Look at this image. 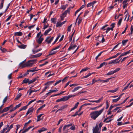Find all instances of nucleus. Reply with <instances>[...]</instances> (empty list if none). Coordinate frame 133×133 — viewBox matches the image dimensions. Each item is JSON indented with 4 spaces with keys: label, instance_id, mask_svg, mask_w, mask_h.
<instances>
[{
    "label": "nucleus",
    "instance_id": "052dcab7",
    "mask_svg": "<svg viewBox=\"0 0 133 133\" xmlns=\"http://www.w3.org/2000/svg\"><path fill=\"white\" fill-rule=\"evenodd\" d=\"M62 80H59L57 82H56L55 84H54V86L56 85L57 84H59V83H60V82H61Z\"/></svg>",
    "mask_w": 133,
    "mask_h": 133
},
{
    "label": "nucleus",
    "instance_id": "6e6552de",
    "mask_svg": "<svg viewBox=\"0 0 133 133\" xmlns=\"http://www.w3.org/2000/svg\"><path fill=\"white\" fill-rule=\"evenodd\" d=\"M122 59L121 58V59L119 61H118V59H116L114 60H113L112 61H110L108 63V64H117L119 63L120 61Z\"/></svg>",
    "mask_w": 133,
    "mask_h": 133
},
{
    "label": "nucleus",
    "instance_id": "0eeeda50",
    "mask_svg": "<svg viewBox=\"0 0 133 133\" xmlns=\"http://www.w3.org/2000/svg\"><path fill=\"white\" fill-rule=\"evenodd\" d=\"M13 127V124H11L10 126L9 125H7V127L5 128L6 130H7L5 133H7L8 132L10 129Z\"/></svg>",
    "mask_w": 133,
    "mask_h": 133
},
{
    "label": "nucleus",
    "instance_id": "7c9ffc66",
    "mask_svg": "<svg viewBox=\"0 0 133 133\" xmlns=\"http://www.w3.org/2000/svg\"><path fill=\"white\" fill-rule=\"evenodd\" d=\"M128 41V40H125L123 41L122 42V45H125Z\"/></svg>",
    "mask_w": 133,
    "mask_h": 133
},
{
    "label": "nucleus",
    "instance_id": "e2e57ef3",
    "mask_svg": "<svg viewBox=\"0 0 133 133\" xmlns=\"http://www.w3.org/2000/svg\"><path fill=\"white\" fill-rule=\"evenodd\" d=\"M120 69H121L120 68H117L115 70H114V73H115V72L119 71L120 70Z\"/></svg>",
    "mask_w": 133,
    "mask_h": 133
},
{
    "label": "nucleus",
    "instance_id": "c756f323",
    "mask_svg": "<svg viewBox=\"0 0 133 133\" xmlns=\"http://www.w3.org/2000/svg\"><path fill=\"white\" fill-rule=\"evenodd\" d=\"M42 54V53H39L37 54L34 55V58H36L39 57Z\"/></svg>",
    "mask_w": 133,
    "mask_h": 133
},
{
    "label": "nucleus",
    "instance_id": "423d86ee",
    "mask_svg": "<svg viewBox=\"0 0 133 133\" xmlns=\"http://www.w3.org/2000/svg\"><path fill=\"white\" fill-rule=\"evenodd\" d=\"M114 115H112L110 116L106 117L104 120L103 122H105L107 123L110 122L112 120V119H110L113 117Z\"/></svg>",
    "mask_w": 133,
    "mask_h": 133
},
{
    "label": "nucleus",
    "instance_id": "13d9d810",
    "mask_svg": "<svg viewBox=\"0 0 133 133\" xmlns=\"http://www.w3.org/2000/svg\"><path fill=\"white\" fill-rule=\"evenodd\" d=\"M106 109H107L109 108V103L107 101H106Z\"/></svg>",
    "mask_w": 133,
    "mask_h": 133
},
{
    "label": "nucleus",
    "instance_id": "58836bf2",
    "mask_svg": "<svg viewBox=\"0 0 133 133\" xmlns=\"http://www.w3.org/2000/svg\"><path fill=\"white\" fill-rule=\"evenodd\" d=\"M62 98V101H65L68 100V99L66 96H64Z\"/></svg>",
    "mask_w": 133,
    "mask_h": 133
},
{
    "label": "nucleus",
    "instance_id": "37998d69",
    "mask_svg": "<svg viewBox=\"0 0 133 133\" xmlns=\"http://www.w3.org/2000/svg\"><path fill=\"white\" fill-rule=\"evenodd\" d=\"M45 106V104H44L42 106H41L37 110V111L38 110H40L42 109Z\"/></svg>",
    "mask_w": 133,
    "mask_h": 133
},
{
    "label": "nucleus",
    "instance_id": "774afa93",
    "mask_svg": "<svg viewBox=\"0 0 133 133\" xmlns=\"http://www.w3.org/2000/svg\"><path fill=\"white\" fill-rule=\"evenodd\" d=\"M17 112H16V113L11 115V118H13L16 115Z\"/></svg>",
    "mask_w": 133,
    "mask_h": 133
},
{
    "label": "nucleus",
    "instance_id": "a18cd8bd",
    "mask_svg": "<svg viewBox=\"0 0 133 133\" xmlns=\"http://www.w3.org/2000/svg\"><path fill=\"white\" fill-rule=\"evenodd\" d=\"M122 20V18H121L119 19L118 23V25H121Z\"/></svg>",
    "mask_w": 133,
    "mask_h": 133
},
{
    "label": "nucleus",
    "instance_id": "603ef678",
    "mask_svg": "<svg viewBox=\"0 0 133 133\" xmlns=\"http://www.w3.org/2000/svg\"><path fill=\"white\" fill-rule=\"evenodd\" d=\"M103 51L101 52L97 56H96L95 58V59L96 60H97V59L98 58V57L101 55V54L103 53Z\"/></svg>",
    "mask_w": 133,
    "mask_h": 133
},
{
    "label": "nucleus",
    "instance_id": "cd10ccee",
    "mask_svg": "<svg viewBox=\"0 0 133 133\" xmlns=\"http://www.w3.org/2000/svg\"><path fill=\"white\" fill-rule=\"evenodd\" d=\"M70 10H66L63 13L62 15L65 16L68 13H69Z\"/></svg>",
    "mask_w": 133,
    "mask_h": 133
},
{
    "label": "nucleus",
    "instance_id": "72a5a7b5",
    "mask_svg": "<svg viewBox=\"0 0 133 133\" xmlns=\"http://www.w3.org/2000/svg\"><path fill=\"white\" fill-rule=\"evenodd\" d=\"M62 25L61 23L60 22H58L57 23L56 26L57 27H61Z\"/></svg>",
    "mask_w": 133,
    "mask_h": 133
},
{
    "label": "nucleus",
    "instance_id": "7ed1b4c3",
    "mask_svg": "<svg viewBox=\"0 0 133 133\" xmlns=\"http://www.w3.org/2000/svg\"><path fill=\"white\" fill-rule=\"evenodd\" d=\"M96 1H94L92 2L89 3L87 5V7L88 8L91 6L92 8H96L97 5V4L96 3Z\"/></svg>",
    "mask_w": 133,
    "mask_h": 133
},
{
    "label": "nucleus",
    "instance_id": "e433bc0d",
    "mask_svg": "<svg viewBox=\"0 0 133 133\" xmlns=\"http://www.w3.org/2000/svg\"><path fill=\"white\" fill-rule=\"evenodd\" d=\"M94 72H93L92 73H89L86 76H85L84 77H83V78H86L88 77H89V76L91 75L92 74L94 73Z\"/></svg>",
    "mask_w": 133,
    "mask_h": 133
},
{
    "label": "nucleus",
    "instance_id": "f03ea898",
    "mask_svg": "<svg viewBox=\"0 0 133 133\" xmlns=\"http://www.w3.org/2000/svg\"><path fill=\"white\" fill-rule=\"evenodd\" d=\"M26 59L22 61L19 64V67L23 68L26 67H31L33 64V60H30L28 61L26 63L23 64L25 61Z\"/></svg>",
    "mask_w": 133,
    "mask_h": 133
},
{
    "label": "nucleus",
    "instance_id": "4468645a",
    "mask_svg": "<svg viewBox=\"0 0 133 133\" xmlns=\"http://www.w3.org/2000/svg\"><path fill=\"white\" fill-rule=\"evenodd\" d=\"M107 64V63H105V62H103L102 63H101L99 66L97 68V69H99L100 68H101L102 67V66H103L105 65H106Z\"/></svg>",
    "mask_w": 133,
    "mask_h": 133
},
{
    "label": "nucleus",
    "instance_id": "69168bd1",
    "mask_svg": "<svg viewBox=\"0 0 133 133\" xmlns=\"http://www.w3.org/2000/svg\"><path fill=\"white\" fill-rule=\"evenodd\" d=\"M128 28V26L127 25H126V26L125 28V30H124V31L122 32V34H123L124 32H125Z\"/></svg>",
    "mask_w": 133,
    "mask_h": 133
},
{
    "label": "nucleus",
    "instance_id": "412c9836",
    "mask_svg": "<svg viewBox=\"0 0 133 133\" xmlns=\"http://www.w3.org/2000/svg\"><path fill=\"white\" fill-rule=\"evenodd\" d=\"M11 106L4 108L2 112H4L7 111L9 110L10 108V107Z\"/></svg>",
    "mask_w": 133,
    "mask_h": 133
},
{
    "label": "nucleus",
    "instance_id": "680f3d73",
    "mask_svg": "<svg viewBox=\"0 0 133 133\" xmlns=\"http://www.w3.org/2000/svg\"><path fill=\"white\" fill-rule=\"evenodd\" d=\"M102 37V39L101 40V42L102 43H103L105 41V39L104 38V36L103 35L102 36H101V37Z\"/></svg>",
    "mask_w": 133,
    "mask_h": 133
},
{
    "label": "nucleus",
    "instance_id": "aec40b11",
    "mask_svg": "<svg viewBox=\"0 0 133 133\" xmlns=\"http://www.w3.org/2000/svg\"><path fill=\"white\" fill-rule=\"evenodd\" d=\"M76 46H77L75 45H74L73 46H72V45H71L69 46L68 49L69 50H70L71 49L73 50V49H74Z\"/></svg>",
    "mask_w": 133,
    "mask_h": 133
},
{
    "label": "nucleus",
    "instance_id": "a878e982",
    "mask_svg": "<svg viewBox=\"0 0 133 133\" xmlns=\"http://www.w3.org/2000/svg\"><path fill=\"white\" fill-rule=\"evenodd\" d=\"M31 122V120H29L28 122L24 124L23 129L25 128L28 125L30 122Z\"/></svg>",
    "mask_w": 133,
    "mask_h": 133
},
{
    "label": "nucleus",
    "instance_id": "9d476101",
    "mask_svg": "<svg viewBox=\"0 0 133 133\" xmlns=\"http://www.w3.org/2000/svg\"><path fill=\"white\" fill-rule=\"evenodd\" d=\"M67 107V105H65L61 107L56 112V113H57L58 112H61V111L64 108H66Z\"/></svg>",
    "mask_w": 133,
    "mask_h": 133
},
{
    "label": "nucleus",
    "instance_id": "c9c22d12",
    "mask_svg": "<svg viewBox=\"0 0 133 133\" xmlns=\"http://www.w3.org/2000/svg\"><path fill=\"white\" fill-rule=\"evenodd\" d=\"M29 79H26V78H25L24 80L23 81V83H28Z\"/></svg>",
    "mask_w": 133,
    "mask_h": 133
},
{
    "label": "nucleus",
    "instance_id": "8fccbe9b",
    "mask_svg": "<svg viewBox=\"0 0 133 133\" xmlns=\"http://www.w3.org/2000/svg\"><path fill=\"white\" fill-rule=\"evenodd\" d=\"M50 92H51V93H53L54 92H56L58 91V90H57V88H55V90H50Z\"/></svg>",
    "mask_w": 133,
    "mask_h": 133
},
{
    "label": "nucleus",
    "instance_id": "ea45409f",
    "mask_svg": "<svg viewBox=\"0 0 133 133\" xmlns=\"http://www.w3.org/2000/svg\"><path fill=\"white\" fill-rule=\"evenodd\" d=\"M43 115V114H41L40 115H39L38 116H37V121H39L40 120V118Z\"/></svg>",
    "mask_w": 133,
    "mask_h": 133
},
{
    "label": "nucleus",
    "instance_id": "9b49d317",
    "mask_svg": "<svg viewBox=\"0 0 133 133\" xmlns=\"http://www.w3.org/2000/svg\"><path fill=\"white\" fill-rule=\"evenodd\" d=\"M42 36H41L38 39H36V41L37 43L38 44H41L44 39L42 38L41 37Z\"/></svg>",
    "mask_w": 133,
    "mask_h": 133
},
{
    "label": "nucleus",
    "instance_id": "ddd939ff",
    "mask_svg": "<svg viewBox=\"0 0 133 133\" xmlns=\"http://www.w3.org/2000/svg\"><path fill=\"white\" fill-rule=\"evenodd\" d=\"M69 129L68 128L64 126L63 128V133H67L68 132Z\"/></svg>",
    "mask_w": 133,
    "mask_h": 133
},
{
    "label": "nucleus",
    "instance_id": "0e129e2a",
    "mask_svg": "<svg viewBox=\"0 0 133 133\" xmlns=\"http://www.w3.org/2000/svg\"><path fill=\"white\" fill-rule=\"evenodd\" d=\"M123 7L124 8H127V6L128 5V4H123Z\"/></svg>",
    "mask_w": 133,
    "mask_h": 133
},
{
    "label": "nucleus",
    "instance_id": "5701e85b",
    "mask_svg": "<svg viewBox=\"0 0 133 133\" xmlns=\"http://www.w3.org/2000/svg\"><path fill=\"white\" fill-rule=\"evenodd\" d=\"M33 111V107H32L31 108H30L29 109L27 112H29V114H31L32 113Z\"/></svg>",
    "mask_w": 133,
    "mask_h": 133
},
{
    "label": "nucleus",
    "instance_id": "c85d7f7f",
    "mask_svg": "<svg viewBox=\"0 0 133 133\" xmlns=\"http://www.w3.org/2000/svg\"><path fill=\"white\" fill-rule=\"evenodd\" d=\"M72 123H69L68 124L64 126L65 127H66V128H68L69 127H71V126H72Z\"/></svg>",
    "mask_w": 133,
    "mask_h": 133
},
{
    "label": "nucleus",
    "instance_id": "6ab92c4d",
    "mask_svg": "<svg viewBox=\"0 0 133 133\" xmlns=\"http://www.w3.org/2000/svg\"><path fill=\"white\" fill-rule=\"evenodd\" d=\"M103 99V97H101L98 100L94 101V102H96L97 103H98L100 102L101 101H102Z\"/></svg>",
    "mask_w": 133,
    "mask_h": 133
},
{
    "label": "nucleus",
    "instance_id": "79ce46f5",
    "mask_svg": "<svg viewBox=\"0 0 133 133\" xmlns=\"http://www.w3.org/2000/svg\"><path fill=\"white\" fill-rule=\"evenodd\" d=\"M16 129L15 131V133H17L18 129L20 128V126L18 124L16 125Z\"/></svg>",
    "mask_w": 133,
    "mask_h": 133
},
{
    "label": "nucleus",
    "instance_id": "2eb2a0df",
    "mask_svg": "<svg viewBox=\"0 0 133 133\" xmlns=\"http://www.w3.org/2000/svg\"><path fill=\"white\" fill-rule=\"evenodd\" d=\"M52 30V29L51 28H49L47 30H46L44 32V35H47L49 32Z\"/></svg>",
    "mask_w": 133,
    "mask_h": 133
},
{
    "label": "nucleus",
    "instance_id": "f257e3e1",
    "mask_svg": "<svg viewBox=\"0 0 133 133\" xmlns=\"http://www.w3.org/2000/svg\"><path fill=\"white\" fill-rule=\"evenodd\" d=\"M104 110V108H103L99 111H96L91 112L90 114L91 118L94 120H95L101 114Z\"/></svg>",
    "mask_w": 133,
    "mask_h": 133
},
{
    "label": "nucleus",
    "instance_id": "4c0bfd02",
    "mask_svg": "<svg viewBox=\"0 0 133 133\" xmlns=\"http://www.w3.org/2000/svg\"><path fill=\"white\" fill-rule=\"evenodd\" d=\"M114 73H115L114 71H111L109 72L107 74V75H110L113 74Z\"/></svg>",
    "mask_w": 133,
    "mask_h": 133
},
{
    "label": "nucleus",
    "instance_id": "20e7f679",
    "mask_svg": "<svg viewBox=\"0 0 133 133\" xmlns=\"http://www.w3.org/2000/svg\"><path fill=\"white\" fill-rule=\"evenodd\" d=\"M60 45H59L58 46L53 49L50 52L49 54V55H53L54 54H55L57 52V51H54V50H55L57 49H59L60 48Z\"/></svg>",
    "mask_w": 133,
    "mask_h": 133
},
{
    "label": "nucleus",
    "instance_id": "b1692460",
    "mask_svg": "<svg viewBox=\"0 0 133 133\" xmlns=\"http://www.w3.org/2000/svg\"><path fill=\"white\" fill-rule=\"evenodd\" d=\"M21 95L22 94L21 93L18 94L15 98V100H17L18 99L21 97Z\"/></svg>",
    "mask_w": 133,
    "mask_h": 133
},
{
    "label": "nucleus",
    "instance_id": "5fc2aeb1",
    "mask_svg": "<svg viewBox=\"0 0 133 133\" xmlns=\"http://www.w3.org/2000/svg\"><path fill=\"white\" fill-rule=\"evenodd\" d=\"M108 25H106L104 26H103L101 28V29L103 30H104L105 29V28L107 26H108Z\"/></svg>",
    "mask_w": 133,
    "mask_h": 133
},
{
    "label": "nucleus",
    "instance_id": "864d4df0",
    "mask_svg": "<svg viewBox=\"0 0 133 133\" xmlns=\"http://www.w3.org/2000/svg\"><path fill=\"white\" fill-rule=\"evenodd\" d=\"M7 97L8 96L7 95L4 98V99H3V103H4L6 102V101L7 99Z\"/></svg>",
    "mask_w": 133,
    "mask_h": 133
},
{
    "label": "nucleus",
    "instance_id": "a19ab883",
    "mask_svg": "<svg viewBox=\"0 0 133 133\" xmlns=\"http://www.w3.org/2000/svg\"><path fill=\"white\" fill-rule=\"evenodd\" d=\"M0 49L3 52H5L6 51V50L5 48H2L1 47L0 48Z\"/></svg>",
    "mask_w": 133,
    "mask_h": 133
},
{
    "label": "nucleus",
    "instance_id": "39448f33",
    "mask_svg": "<svg viewBox=\"0 0 133 133\" xmlns=\"http://www.w3.org/2000/svg\"><path fill=\"white\" fill-rule=\"evenodd\" d=\"M98 125L96 124L95 128H93L92 133H100Z\"/></svg>",
    "mask_w": 133,
    "mask_h": 133
},
{
    "label": "nucleus",
    "instance_id": "473e14b6",
    "mask_svg": "<svg viewBox=\"0 0 133 133\" xmlns=\"http://www.w3.org/2000/svg\"><path fill=\"white\" fill-rule=\"evenodd\" d=\"M89 68L88 67H86L85 68L83 69L80 71V72L81 73L82 72L87 70Z\"/></svg>",
    "mask_w": 133,
    "mask_h": 133
},
{
    "label": "nucleus",
    "instance_id": "bf43d9fd",
    "mask_svg": "<svg viewBox=\"0 0 133 133\" xmlns=\"http://www.w3.org/2000/svg\"><path fill=\"white\" fill-rule=\"evenodd\" d=\"M78 85H79V84H72L70 85V87H71L73 86H76Z\"/></svg>",
    "mask_w": 133,
    "mask_h": 133
},
{
    "label": "nucleus",
    "instance_id": "338daca9",
    "mask_svg": "<svg viewBox=\"0 0 133 133\" xmlns=\"http://www.w3.org/2000/svg\"><path fill=\"white\" fill-rule=\"evenodd\" d=\"M63 126H61L58 129V132L59 133H61V132L62 129V128Z\"/></svg>",
    "mask_w": 133,
    "mask_h": 133
},
{
    "label": "nucleus",
    "instance_id": "3c124183",
    "mask_svg": "<svg viewBox=\"0 0 133 133\" xmlns=\"http://www.w3.org/2000/svg\"><path fill=\"white\" fill-rule=\"evenodd\" d=\"M121 43H119L118 44H117L112 49V50L111 51H112V50H114V49H116V48H117L118 45L121 44Z\"/></svg>",
    "mask_w": 133,
    "mask_h": 133
},
{
    "label": "nucleus",
    "instance_id": "4d7b16f0",
    "mask_svg": "<svg viewBox=\"0 0 133 133\" xmlns=\"http://www.w3.org/2000/svg\"><path fill=\"white\" fill-rule=\"evenodd\" d=\"M41 49H39L37 50H34V54H35V53H37V52L39 51H40Z\"/></svg>",
    "mask_w": 133,
    "mask_h": 133
},
{
    "label": "nucleus",
    "instance_id": "f704fd0d",
    "mask_svg": "<svg viewBox=\"0 0 133 133\" xmlns=\"http://www.w3.org/2000/svg\"><path fill=\"white\" fill-rule=\"evenodd\" d=\"M26 46V45L24 44H22L19 46V48L21 49H25Z\"/></svg>",
    "mask_w": 133,
    "mask_h": 133
},
{
    "label": "nucleus",
    "instance_id": "09e8293b",
    "mask_svg": "<svg viewBox=\"0 0 133 133\" xmlns=\"http://www.w3.org/2000/svg\"><path fill=\"white\" fill-rule=\"evenodd\" d=\"M74 34V32L70 36H69V40L70 42L72 40V36H73Z\"/></svg>",
    "mask_w": 133,
    "mask_h": 133
},
{
    "label": "nucleus",
    "instance_id": "a211bd4d",
    "mask_svg": "<svg viewBox=\"0 0 133 133\" xmlns=\"http://www.w3.org/2000/svg\"><path fill=\"white\" fill-rule=\"evenodd\" d=\"M82 87L79 86L75 87L73 90H72V92H74L75 91L78 90V89H79L80 88H82Z\"/></svg>",
    "mask_w": 133,
    "mask_h": 133
},
{
    "label": "nucleus",
    "instance_id": "c03bdc74",
    "mask_svg": "<svg viewBox=\"0 0 133 133\" xmlns=\"http://www.w3.org/2000/svg\"><path fill=\"white\" fill-rule=\"evenodd\" d=\"M112 78L111 77V78H108L107 79H106V80H103L102 81L103 82H108L109 80L111 78Z\"/></svg>",
    "mask_w": 133,
    "mask_h": 133
},
{
    "label": "nucleus",
    "instance_id": "bb28decb",
    "mask_svg": "<svg viewBox=\"0 0 133 133\" xmlns=\"http://www.w3.org/2000/svg\"><path fill=\"white\" fill-rule=\"evenodd\" d=\"M54 82V81H51L49 82H48L46 83L45 85H49L51 84L52 83H53Z\"/></svg>",
    "mask_w": 133,
    "mask_h": 133
},
{
    "label": "nucleus",
    "instance_id": "1a4fd4ad",
    "mask_svg": "<svg viewBox=\"0 0 133 133\" xmlns=\"http://www.w3.org/2000/svg\"><path fill=\"white\" fill-rule=\"evenodd\" d=\"M50 37H47L45 41L47 42L48 44L50 43L54 39V37H51L50 40H49V39L50 38Z\"/></svg>",
    "mask_w": 133,
    "mask_h": 133
},
{
    "label": "nucleus",
    "instance_id": "4be33fe9",
    "mask_svg": "<svg viewBox=\"0 0 133 133\" xmlns=\"http://www.w3.org/2000/svg\"><path fill=\"white\" fill-rule=\"evenodd\" d=\"M47 129L46 128H41L40 130H38V131L39 133H41V132L46 130Z\"/></svg>",
    "mask_w": 133,
    "mask_h": 133
},
{
    "label": "nucleus",
    "instance_id": "393cba45",
    "mask_svg": "<svg viewBox=\"0 0 133 133\" xmlns=\"http://www.w3.org/2000/svg\"><path fill=\"white\" fill-rule=\"evenodd\" d=\"M118 88H116L115 90H109L107 91L108 92H110L112 93H114L116 92L118 90Z\"/></svg>",
    "mask_w": 133,
    "mask_h": 133
},
{
    "label": "nucleus",
    "instance_id": "49530a36",
    "mask_svg": "<svg viewBox=\"0 0 133 133\" xmlns=\"http://www.w3.org/2000/svg\"><path fill=\"white\" fill-rule=\"evenodd\" d=\"M51 21L54 24L56 23V19L54 18H52L51 19Z\"/></svg>",
    "mask_w": 133,
    "mask_h": 133
},
{
    "label": "nucleus",
    "instance_id": "f8f14e48",
    "mask_svg": "<svg viewBox=\"0 0 133 133\" xmlns=\"http://www.w3.org/2000/svg\"><path fill=\"white\" fill-rule=\"evenodd\" d=\"M21 105V103H20L19 104L17 105L15 107L13 108L11 110H10V112H12L15 110H16L17 108H19L20 107Z\"/></svg>",
    "mask_w": 133,
    "mask_h": 133
},
{
    "label": "nucleus",
    "instance_id": "6e6d98bb",
    "mask_svg": "<svg viewBox=\"0 0 133 133\" xmlns=\"http://www.w3.org/2000/svg\"><path fill=\"white\" fill-rule=\"evenodd\" d=\"M72 25V24H71L68 27L67 30L68 31H70Z\"/></svg>",
    "mask_w": 133,
    "mask_h": 133
},
{
    "label": "nucleus",
    "instance_id": "dca6fc26",
    "mask_svg": "<svg viewBox=\"0 0 133 133\" xmlns=\"http://www.w3.org/2000/svg\"><path fill=\"white\" fill-rule=\"evenodd\" d=\"M122 96V95H120L119 97H118L117 98V99H113L112 100V102H117L118 101L119 99H120L121 97Z\"/></svg>",
    "mask_w": 133,
    "mask_h": 133
},
{
    "label": "nucleus",
    "instance_id": "f3484780",
    "mask_svg": "<svg viewBox=\"0 0 133 133\" xmlns=\"http://www.w3.org/2000/svg\"><path fill=\"white\" fill-rule=\"evenodd\" d=\"M22 34V33L21 32H17L15 33V35L18 36H21Z\"/></svg>",
    "mask_w": 133,
    "mask_h": 133
},
{
    "label": "nucleus",
    "instance_id": "2f4dec72",
    "mask_svg": "<svg viewBox=\"0 0 133 133\" xmlns=\"http://www.w3.org/2000/svg\"><path fill=\"white\" fill-rule=\"evenodd\" d=\"M70 129L71 130H75L76 129V127L75 125H72V126H71V127L70 128Z\"/></svg>",
    "mask_w": 133,
    "mask_h": 133
},
{
    "label": "nucleus",
    "instance_id": "de8ad7c7",
    "mask_svg": "<svg viewBox=\"0 0 133 133\" xmlns=\"http://www.w3.org/2000/svg\"><path fill=\"white\" fill-rule=\"evenodd\" d=\"M129 0H124L123 1L122 4H127V3L129 2Z\"/></svg>",
    "mask_w": 133,
    "mask_h": 133
}]
</instances>
